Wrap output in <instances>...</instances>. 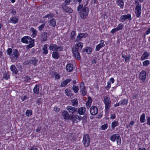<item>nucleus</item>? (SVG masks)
Returning a JSON list of instances; mask_svg holds the SVG:
<instances>
[{
    "label": "nucleus",
    "instance_id": "f257e3e1",
    "mask_svg": "<svg viewBox=\"0 0 150 150\" xmlns=\"http://www.w3.org/2000/svg\"><path fill=\"white\" fill-rule=\"evenodd\" d=\"M77 10L81 18L85 19L88 15L89 12V8L86 5L83 6V4H80L78 6Z\"/></svg>",
    "mask_w": 150,
    "mask_h": 150
},
{
    "label": "nucleus",
    "instance_id": "f03ea898",
    "mask_svg": "<svg viewBox=\"0 0 150 150\" xmlns=\"http://www.w3.org/2000/svg\"><path fill=\"white\" fill-rule=\"evenodd\" d=\"M104 102L105 104V110H109L110 108L111 100L108 97L105 96L104 98Z\"/></svg>",
    "mask_w": 150,
    "mask_h": 150
},
{
    "label": "nucleus",
    "instance_id": "7ed1b4c3",
    "mask_svg": "<svg viewBox=\"0 0 150 150\" xmlns=\"http://www.w3.org/2000/svg\"><path fill=\"white\" fill-rule=\"evenodd\" d=\"M72 50L73 55L75 58L78 60L80 59H81V57L79 53V50H78L76 48L74 47H73Z\"/></svg>",
    "mask_w": 150,
    "mask_h": 150
},
{
    "label": "nucleus",
    "instance_id": "20e7f679",
    "mask_svg": "<svg viewBox=\"0 0 150 150\" xmlns=\"http://www.w3.org/2000/svg\"><path fill=\"white\" fill-rule=\"evenodd\" d=\"M38 60L35 57H33L30 59L29 60L26 62L27 65L31 64L36 66L38 64Z\"/></svg>",
    "mask_w": 150,
    "mask_h": 150
},
{
    "label": "nucleus",
    "instance_id": "39448f33",
    "mask_svg": "<svg viewBox=\"0 0 150 150\" xmlns=\"http://www.w3.org/2000/svg\"><path fill=\"white\" fill-rule=\"evenodd\" d=\"M77 120L79 121L81 120H82L81 116L76 114L71 115L70 120H72L73 123H74Z\"/></svg>",
    "mask_w": 150,
    "mask_h": 150
},
{
    "label": "nucleus",
    "instance_id": "423d86ee",
    "mask_svg": "<svg viewBox=\"0 0 150 150\" xmlns=\"http://www.w3.org/2000/svg\"><path fill=\"white\" fill-rule=\"evenodd\" d=\"M21 42L23 43L28 44L30 42L34 43V41L30 37L25 36L21 38Z\"/></svg>",
    "mask_w": 150,
    "mask_h": 150
},
{
    "label": "nucleus",
    "instance_id": "0eeeda50",
    "mask_svg": "<svg viewBox=\"0 0 150 150\" xmlns=\"http://www.w3.org/2000/svg\"><path fill=\"white\" fill-rule=\"evenodd\" d=\"M83 141L84 146L87 147L89 145L90 139L89 136L87 134L85 135L83 137Z\"/></svg>",
    "mask_w": 150,
    "mask_h": 150
},
{
    "label": "nucleus",
    "instance_id": "6e6552de",
    "mask_svg": "<svg viewBox=\"0 0 150 150\" xmlns=\"http://www.w3.org/2000/svg\"><path fill=\"white\" fill-rule=\"evenodd\" d=\"M120 21L121 22H123L125 20L128 19L129 20H131L132 19L131 18V15L130 14H128L127 15H122L120 18Z\"/></svg>",
    "mask_w": 150,
    "mask_h": 150
},
{
    "label": "nucleus",
    "instance_id": "1a4fd4ad",
    "mask_svg": "<svg viewBox=\"0 0 150 150\" xmlns=\"http://www.w3.org/2000/svg\"><path fill=\"white\" fill-rule=\"evenodd\" d=\"M80 91L81 92L83 96L85 95L86 94V91L84 86V83L83 82H81L80 85Z\"/></svg>",
    "mask_w": 150,
    "mask_h": 150
},
{
    "label": "nucleus",
    "instance_id": "9d476101",
    "mask_svg": "<svg viewBox=\"0 0 150 150\" xmlns=\"http://www.w3.org/2000/svg\"><path fill=\"white\" fill-rule=\"evenodd\" d=\"M139 78L142 80L143 81H144L146 77V73L145 71L142 70L140 73Z\"/></svg>",
    "mask_w": 150,
    "mask_h": 150
},
{
    "label": "nucleus",
    "instance_id": "9b49d317",
    "mask_svg": "<svg viewBox=\"0 0 150 150\" xmlns=\"http://www.w3.org/2000/svg\"><path fill=\"white\" fill-rule=\"evenodd\" d=\"M66 109L69 113L72 114L77 111V108L71 106H68Z\"/></svg>",
    "mask_w": 150,
    "mask_h": 150
},
{
    "label": "nucleus",
    "instance_id": "f8f14e48",
    "mask_svg": "<svg viewBox=\"0 0 150 150\" xmlns=\"http://www.w3.org/2000/svg\"><path fill=\"white\" fill-rule=\"evenodd\" d=\"M97 108L95 106H92L90 109V112L91 114L93 115H96L98 112Z\"/></svg>",
    "mask_w": 150,
    "mask_h": 150
},
{
    "label": "nucleus",
    "instance_id": "ddd939ff",
    "mask_svg": "<svg viewBox=\"0 0 150 150\" xmlns=\"http://www.w3.org/2000/svg\"><path fill=\"white\" fill-rule=\"evenodd\" d=\"M62 115L64 117V118L66 120L70 119L71 116L69 115L68 112L66 110H63L62 113Z\"/></svg>",
    "mask_w": 150,
    "mask_h": 150
},
{
    "label": "nucleus",
    "instance_id": "4468645a",
    "mask_svg": "<svg viewBox=\"0 0 150 150\" xmlns=\"http://www.w3.org/2000/svg\"><path fill=\"white\" fill-rule=\"evenodd\" d=\"M100 43L97 45L96 48V51H98L100 50V49L105 46V44L104 43V41L102 40L100 41Z\"/></svg>",
    "mask_w": 150,
    "mask_h": 150
},
{
    "label": "nucleus",
    "instance_id": "2eb2a0df",
    "mask_svg": "<svg viewBox=\"0 0 150 150\" xmlns=\"http://www.w3.org/2000/svg\"><path fill=\"white\" fill-rule=\"evenodd\" d=\"M86 109L85 107H81L77 109V113L80 115H83L86 112Z\"/></svg>",
    "mask_w": 150,
    "mask_h": 150
},
{
    "label": "nucleus",
    "instance_id": "dca6fc26",
    "mask_svg": "<svg viewBox=\"0 0 150 150\" xmlns=\"http://www.w3.org/2000/svg\"><path fill=\"white\" fill-rule=\"evenodd\" d=\"M19 53L18 52L16 49H14L13 50V54L12 55V58H15L16 59L19 56Z\"/></svg>",
    "mask_w": 150,
    "mask_h": 150
},
{
    "label": "nucleus",
    "instance_id": "f3484780",
    "mask_svg": "<svg viewBox=\"0 0 150 150\" xmlns=\"http://www.w3.org/2000/svg\"><path fill=\"white\" fill-rule=\"evenodd\" d=\"M92 52V48L89 47H85L83 49L82 52L83 53L86 52L88 54H89L91 53Z\"/></svg>",
    "mask_w": 150,
    "mask_h": 150
},
{
    "label": "nucleus",
    "instance_id": "a211bd4d",
    "mask_svg": "<svg viewBox=\"0 0 150 150\" xmlns=\"http://www.w3.org/2000/svg\"><path fill=\"white\" fill-rule=\"evenodd\" d=\"M47 33L45 32L42 33L41 35V38H42L41 41L45 42L47 40Z\"/></svg>",
    "mask_w": 150,
    "mask_h": 150
},
{
    "label": "nucleus",
    "instance_id": "6ab92c4d",
    "mask_svg": "<svg viewBox=\"0 0 150 150\" xmlns=\"http://www.w3.org/2000/svg\"><path fill=\"white\" fill-rule=\"evenodd\" d=\"M62 7L63 9L67 12L71 13L73 11V10L72 9L66 6L62 5Z\"/></svg>",
    "mask_w": 150,
    "mask_h": 150
},
{
    "label": "nucleus",
    "instance_id": "aec40b11",
    "mask_svg": "<svg viewBox=\"0 0 150 150\" xmlns=\"http://www.w3.org/2000/svg\"><path fill=\"white\" fill-rule=\"evenodd\" d=\"M66 69L68 72H70L72 71L73 69V66L71 64H68L66 66Z\"/></svg>",
    "mask_w": 150,
    "mask_h": 150
},
{
    "label": "nucleus",
    "instance_id": "412c9836",
    "mask_svg": "<svg viewBox=\"0 0 150 150\" xmlns=\"http://www.w3.org/2000/svg\"><path fill=\"white\" fill-rule=\"evenodd\" d=\"M71 80L70 79H66L63 81L61 83L60 87H63L66 86L69 83Z\"/></svg>",
    "mask_w": 150,
    "mask_h": 150
},
{
    "label": "nucleus",
    "instance_id": "4be33fe9",
    "mask_svg": "<svg viewBox=\"0 0 150 150\" xmlns=\"http://www.w3.org/2000/svg\"><path fill=\"white\" fill-rule=\"evenodd\" d=\"M74 47H76L78 50L81 51L83 47V43L81 42L76 43Z\"/></svg>",
    "mask_w": 150,
    "mask_h": 150
},
{
    "label": "nucleus",
    "instance_id": "5701e85b",
    "mask_svg": "<svg viewBox=\"0 0 150 150\" xmlns=\"http://www.w3.org/2000/svg\"><path fill=\"white\" fill-rule=\"evenodd\" d=\"M149 56V54L147 52H144L141 57V60L143 61L147 59Z\"/></svg>",
    "mask_w": 150,
    "mask_h": 150
},
{
    "label": "nucleus",
    "instance_id": "b1692460",
    "mask_svg": "<svg viewBox=\"0 0 150 150\" xmlns=\"http://www.w3.org/2000/svg\"><path fill=\"white\" fill-rule=\"evenodd\" d=\"M57 46L56 45L52 43L50 46L49 49L51 50L56 51Z\"/></svg>",
    "mask_w": 150,
    "mask_h": 150
},
{
    "label": "nucleus",
    "instance_id": "393cba45",
    "mask_svg": "<svg viewBox=\"0 0 150 150\" xmlns=\"http://www.w3.org/2000/svg\"><path fill=\"white\" fill-rule=\"evenodd\" d=\"M43 50V53L45 54H47L48 53V50H47V45L45 44L44 45L42 48Z\"/></svg>",
    "mask_w": 150,
    "mask_h": 150
},
{
    "label": "nucleus",
    "instance_id": "a878e982",
    "mask_svg": "<svg viewBox=\"0 0 150 150\" xmlns=\"http://www.w3.org/2000/svg\"><path fill=\"white\" fill-rule=\"evenodd\" d=\"M50 25L54 27L56 25V21L54 18L51 19L49 21Z\"/></svg>",
    "mask_w": 150,
    "mask_h": 150
},
{
    "label": "nucleus",
    "instance_id": "bb28decb",
    "mask_svg": "<svg viewBox=\"0 0 150 150\" xmlns=\"http://www.w3.org/2000/svg\"><path fill=\"white\" fill-rule=\"evenodd\" d=\"M116 3L120 8H123L124 2L122 0H116Z\"/></svg>",
    "mask_w": 150,
    "mask_h": 150
},
{
    "label": "nucleus",
    "instance_id": "cd10ccee",
    "mask_svg": "<svg viewBox=\"0 0 150 150\" xmlns=\"http://www.w3.org/2000/svg\"><path fill=\"white\" fill-rule=\"evenodd\" d=\"M92 102V98L91 97H88V100L86 103V106L87 108H89L91 106Z\"/></svg>",
    "mask_w": 150,
    "mask_h": 150
},
{
    "label": "nucleus",
    "instance_id": "c85d7f7f",
    "mask_svg": "<svg viewBox=\"0 0 150 150\" xmlns=\"http://www.w3.org/2000/svg\"><path fill=\"white\" fill-rule=\"evenodd\" d=\"M65 93L66 95L70 97L72 96L71 91L68 88H67L65 90Z\"/></svg>",
    "mask_w": 150,
    "mask_h": 150
},
{
    "label": "nucleus",
    "instance_id": "c756f323",
    "mask_svg": "<svg viewBox=\"0 0 150 150\" xmlns=\"http://www.w3.org/2000/svg\"><path fill=\"white\" fill-rule=\"evenodd\" d=\"M52 57L55 59H58L59 57V53L57 51L53 52L52 54Z\"/></svg>",
    "mask_w": 150,
    "mask_h": 150
},
{
    "label": "nucleus",
    "instance_id": "7c9ffc66",
    "mask_svg": "<svg viewBox=\"0 0 150 150\" xmlns=\"http://www.w3.org/2000/svg\"><path fill=\"white\" fill-rule=\"evenodd\" d=\"M18 19L16 17H13L10 18V22L15 24L18 23Z\"/></svg>",
    "mask_w": 150,
    "mask_h": 150
},
{
    "label": "nucleus",
    "instance_id": "2f4dec72",
    "mask_svg": "<svg viewBox=\"0 0 150 150\" xmlns=\"http://www.w3.org/2000/svg\"><path fill=\"white\" fill-rule=\"evenodd\" d=\"M11 70L13 73L17 74L18 73L17 69L14 65H12L11 67Z\"/></svg>",
    "mask_w": 150,
    "mask_h": 150
},
{
    "label": "nucleus",
    "instance_id": "473e14b6",
    "mask_svg": "<svg viewBox=\"0 0 150 150\" xmlns=\"http://www.w3.org/2000/svg\"><path fill=\"white\" fill-rule=\"evenodd\" d=\"M30 30L33 33L32 34L31 36L33 38L35 37L37 35V31L33 28L32 27L30 29Z\"/></svg>",
    "mask_w": 150,
    "mask_h": 150
},
{
    "label": "nucleus",
    "instance_id": "72a5a7b5",
    "mask_svg": "<svg viewBox=\"0 0 150 150\" xmlns=\"http://www.w3.org/2000/svg\"><path fill=\"white\" fill-rule=\"evenodd\" d=\"M39 90V86L38 85H36L33 89L34 92L35 94H38Z\"/></svg>",
    "mask_w": 150,
    "mask_h": 150
},
{
    "label": "nucleus",
    "instance_id": "f704fd0d",
    "mask_svg": "<svg viewBox=\"0 0 150 150\" xmlns=\"http://www.w3.org/2000/svg\"><path fill=\"white\" fill-rule=\"evenodd\" d=\"M140 121L141 123H143L146 121L145 119V114L144 113H143L141 116L140 118Z\"/></svg>",
    "mask_w": 150,
    "mask_h": 150
},
{
    "label": "nucleus",
    "instance_id": "c9c22d12",
    "mask_svg": "<svg viewBox=\"0 0 150 150\" xmlns=\"http://www.w3.org/2000/svg\"><path fill=\"white\" fill-rule=\"evenodd\" d=\"M128 102L127 99H124L123 100L120 101L121 105H127V104Z\"/></svg>",
    "mask_w": 150,
    "mask_h": 150
},
{
    "label": "nucleus",
    "instance_id": "e433bc0d",
    "mask_svg": "<svg viewBox=\"0 0 150 150\" xmlns=\"http://www.w3.org/2000/svg\"><path fill=\"white\" fill-rule=\"evenodd\" d=\"M72 89L75 93H77L79 89L78 86L75 85H74L73 86Z\"/></svg>",
    "mask_w": 150,
    "mask_h": 150
},
{
    "label": "nucleus",
    "instance_id": "4c0bfd02",
    "mask_svg": "<svg viewBox=\"0 0 150 150\" xmlns=\"http://www.w3.org/2000/svg\"><path fill=\"white\" fill-rule=\"evenodd\" d=\"M118 125V122L117 121H114L112 122V129H114Z\"/></svg>",
    "mask_w": 150,
    "mask_h": 150
},
{
    "label": "nucleus",
    "instance_id": "58836bf2",
    "mask_svg": "<svg viewBox=\"0 0 150 150\" xmlns=\"http://www.w3.org/2000/svg\"><path fill=\"white\" fill-rule=\"evenodd\" d=\"M117 134H115L111 136L110 138V140L112 142H114L115 140L116 139V137L117 136Z\"/></svg>",
    "mask_w": 150,
    "mask_h": 150
},
{
    "label": "nucleus",
    "instance_id": "ea45409f",
    "mask_svg": "<svg viewBox=\"0 0 150 150\" xmlns=\"http://www.w3.org/2000/svg\"><path fill=\"white\" fill-rule=\"evenodd\" d=\"M72 105L76 107L77 106L78 103V100L76 99H74L72 100Z\"/></svg>",
    "mask_w": 150,
    "mask_h": 150
},
{
    "label": "nucleus",
    "instance_id": "a19ab883",
    "mask_svg": "<svg viewBox=\"0 0 150 150\" xmlns=\"http://www.w3.org/2000/svg\"><path fill=\"white\" fill-rule=\"evenodd\" d=\"M116 137L117 144L118 145H120L121 143L120 137L119 134H117V136Z\"/></svg>",
    "mask_w": 150,
    "mask_h": 150
},
{
    "label": "nucleus",
    "instance_id": "79ce46f5",
    "mask_svg": "<svg viewBox=\"0 0 150 150\" xmlns=\"http://www.w3.org/2000/svg\"><path fill=\"white\" fill-rule=\"evenodd\" d=\"M32 114V111L30 110H27L25 112V115L28 117L31 116Z\"/></svg>",
    "mask_w": 150,
    "mask_h": 150
},
{
    "label": "nucleus",
    "instance_id": "37998d69",
    "mask_svg": "<svg viewBox=\"0 0 150 150\" xmlns=\"http://www.w3.org/2000/svg\"><path fill=\"white\" fill-rule=\"evenodd\" d=\"M76 35V32L75 31H73L71 34L70 38L71 39L74 40L75 38Z\"/></svg>",
    "mask_w": 150,
    "mask_h": 150
},
{
    "label": "nucleus",
    "instance_id": "c03bdc74",
    "mask_svg": "<svg viewBox=\"0 0 150 150\" xmlns=\"http://www.w3.org/2000/svg\"><path fill=\"white\" fill-rule=\"evenodd\" d=\"M150 63L149 61L148 60H146L143 62V66H147V65H149Z\"/></svg>",
    "mask_w": 150,
    "mask_h": 150
},
{
    "label": "nucleus",
    "instance_id": "a18cd8bd",
    "mask_svg": "<svg viewBox=\"0 0 150 150\" xmlns=\"http://www.w3.org/2000/svg\"><path fill=\"white\" fill-rule=\"evenodd\" d=\"M141 11H136L135 13L136 16L137 17H139L140 16L141 14Z\"/></svg>",
    "mask_w": 150,
    "mask_h": 150
},
{
    "label": "nucleus",
    "instance_id": "49530a36",
    "mask_svg": "<svg viewBox=\"0 0 150 150\" xmlns=\"http://www.w3.org/2000/svg\"><path fill=\"white\" fill-rule=\"evenodd\" d=\"M116 28L117 30L119 31L121 30L122 28H123V25H122V23H120Z\"/></svg>",
    "mask_w": 150,
    "mask_h": 150
},
{
    "label": "nucleus",
    "instance_id": "de8ad7c7",
    "mask_svg": "<svg viewBox=\"0 0 150 150\" xmlns=\"http://www.w3.org/2000/svg\"><path fill=\"white\" fill-rule=\"evenodd\" d=\"M30 44H29V45H27V46H26V48L27 49L30 48L32 47L33 46V45H34L33 44H34V42L32 43V42H30Z\"/></svg>",
    "mask_w": 150,
    "mask_h": 150
},
{
    "label": "nucleus",
    "instance_id": "09e8293b",
    "mask_svg": "<svg viewBox=\"0 0 150 150\" xmlns=\"http://www.w3.org/2000/svg\"><path fill=\"white\" fill-rule=\"evenodd\" d=\"M141 4L139 5H136L135 9L136 11H141Z\"/></svg>",
    "mask_w": 150,
    "mask_h": 150
},
{
    "label": "nucleus",
    "instance_id": "8fccbe9b",
    "mask_svg": "<svg viewBox=\"0 0 150 150\" xmlns=\"http://www.w3.org/2000/svg\"><path fill=\"white\" fill-rule=\"evenodd\" d=\"M131 57V55L129 54L128 56H127L125 58V62H128L129 61L130 58Z\"/></svg>",
    "mask_w": 150,
    "mask_h": 150
},
{
    "label": "nucleus",
    "instance_id": "3c124183",
    "mask_svg": "<svg viewBox=\"0 0 150 150\" xmlns=\"http://www.w3.org/2000/svg\"><path fill=\"white\" fill-rule=\"evenodd\" d=\"M3 77L5 79L8 80L10 78V76L6 74H3Z\"/></svg>",
    "mask_w": 150,
    "mask_h": 150
},
{
    "label": "nucleus",
    "instance_id": "603ef678",
    "mask_svg": "<svg viewBox=\"0 0 150 150\" xmlns=\"http://www.w3.org/2000/svg\"><path fill=\"white\" fill-rule=\"evenodd\" d=\"M79 35H80V37L81 38H85L86 37V36L87 35V34L86 33H80L79 34Z\"/></svg>",
    "mask_w": 150,
    "mask_h": 150
},
{
    "label": "nucleus",
    "instance_id": "864d4df0",
    "mask_svg": "<svg viewBox=\"0 0 150 150\" xmlns=\"http://www.w3.org/2000/svg\"><path fill=\"white\" fill-rule=\"evenodd\" d=\"M79 35H80V37L81 38H85L86 37V36L87 35V34L86 33H80L79 34Z\"/></svg>",
    "mask_w": 150,
    "mask_h": 150
},
{
    "label": "nucleus",
    "instance_id": "5fc2aeb1",
    "mask_svg": "<svg viewBox=\"0 0 150 150\" xmlns=\"http://www.w3.org/2000/svg\"><path fill=\"white\" fill-rule=\"evenodd\" d=\"M108 126L107 124L103 125L101 126V129L103 130H105L107 128Z\"/></svg>",
    "mask_w": 150,
    "mask_h": 150
},
{
    "label": "nucleus",
    "instance_id": "6e6d98bb",
    "mask_svg": "<svg viewBox=\"0 0 150 150\" xmlns=\"http://www.w3.org/2000/svg\"><path fill=\"white\" fill-rule=\"evenodd\" d=\"M12 52V50L11 48H9L7 50V54L8 55H10Z\"/></svg>",
    "mask_w": 150,
    "mask_h": 150
},
{
    "label": "nucleus",
    "instance_id": "4d7b16f0",
    "mask_svg": "<svg viewBox=\"0 0 150 150\" xmlns=\"http://www.w3.org/2000/svg\"><path fill=\"white\" fill-rule=\"evenodd\" d=\"M45 26V24H42L41 25H40L38 27V29L39 30L41 31L43 28H44V26Z\"/></svg>",
    "mask_w": 150,
    "mask_h": 150
},
{
    "label": "nucleus",
    "instance_id": "13d9d810",
    "mask_svg": "<svg viewBox=\"0 0 150 150\" xmlns=\"http://www.w3.org/2000/svg\"><path fill=\"white\" fill-rule=\"evenodd\" d=\"M54 75L55 76V78L56 79H59L60 78V76L59 74H57L56 73H54Z\"/></svg>",
    "mask_w": 150,
    "mask_h": 150
},
{
    "label": "nucleus",
    "instance_id": "bf43d9fd",
    "mask_svg": "<svg viewBox=\"0 0 150 150\" xmlns=\"http://www.w3.org/2000/svg\"><path fill=\"white\" fill-rule=\"evenodd\" d=\"M71 0H66L64 3L62 4V5H64L66 6L67 5L69 4Z\"/></svg>",
    "mask_w": 150,
    "mask_h": 150
},
{
    "label": "nucleus",
    "instance_id": "052dcab7",
    "mask_svg": "<svg viewBox=\"0 0 150 150\" xmlns=\"http://www.w3.org/2000/svg\"><path fill=\"white\" fill-rule=\"evenodd\" d=\"M63 49V47L60 46H58L57 49L56 51H62Z\"/></svg>",
    "mask_w": 150,
    "mask_h": 150
},
{
    "label": "nucleus",
    "instance_id": "680f3d73",
    "mask_svg": "<svg viewBox=\"0 0 150 150\" xmlns=\"http://www.w3.org/2000/svg\"><path fill=\"white\" fill-rule=\"evenodd\" d=\"M82 38L80 37V35H79V34L76 37V42H79L80 41Z\"/></svg>",
    "mask_w": 150,
    "mask_h": 150
},
{
    "label": "nucleus",
    "instance_id": "e2e57ef3",
    "mask_svg": "<svg viewBox=\"0 0 150 150\" xmlns=\"http://www.w3.org/2000/svg\"><path fill=\"white\" fill-rule=\"evenodd\" d=\"M117 31H118L117 30L116 28H115L112 29L111 31V33L112 34H114Z\"/></svg>",
    "mask_w": 150,
    "mask_h": 150
},
{
    "label": "nucleus",
    "instance_id": "0e129e2a",
    "mask_svg": "<svg viewBox=\"0 0 150 150\" xmlns=\"http://www.w3.org/2000/svg\"><path fill=\"white\" fill-rule=\"evenodd\" d=\"M48 17L52 18L54 16L55 14L54 13H49L47 14Z\"/></svg>",
    "mask_w": 150,
    "mask_h": 150
},
{
    "label": "nucleus",
    "instance_id": "69168bd1",
    "mask_svg": "<svg viewBox=\"0 0 150 150\" xmlns=\"http://www.w3.org/2000/svg\"><path fill=\"white\" fill-rule=\"evenodd\" d=\"M25 79V81L27 82H28L31 79V78L30 77L28 76H26Z\"/></svg>",
    "mask_w": 150,
    "mask_h": 150
},
{
    "label": "nucleus",
    "instance_id": "338daca9",
    "mask_svg": "<svg viewBox=\"0 0 150 150\" xmlns=\"http://www.w3.org/2000/svg\"><path fill=\"white\" fill-rule=\"evenodd\" d=\"M60 108H57V107H54V111L57 112H58L60 111Z\"/></svg>",
    "mask_w": 150,
    "mask_h": 150
},
{
    "label": "nucleus",
    "instance_id": "774afa93",
    "mask_svg": "<svg viewBox=\"0 0 150 150\" xmlns=\"http://www.w3.org/2000/svg\"><path fill=\"white\" fill-rule=\"evenodd\" d=\"M147 123L148 125L150 126V117L149 116L147 117Z\"/></svg>",
    "mask_w": 150,
    "mask_h": 150
}]
</instances>
